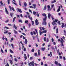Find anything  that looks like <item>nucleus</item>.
<instances>
[{
  "label": "nucleus",
  "instance_id": "nucleus-4",
  "mask_svg": "<svg viewBox=\"0 0 66 66\" xmlns=\"http://www.w3.org/2000/svg\"><path fill=\"white\" fill-rule=\"evenodd\" d=\"M39 28H40V30L39 31V33L40 34V35H42V34H43V31H42H42H42V28H41V27H40Z\"/></svg>",
  "mask_w": 66,
  "mask_h": 66
},
{
  "label": "nucleus",
  "instance_id": "nucleus-47",
  "mask_svg": "<svg viewBox=\"0 0 66 66\" xmlns=\"http://www.w3.org/2000/svg\"><path fill=\"white\" fill-rule=\"evenodd\" d=\"M11 46L13 48H14V45L13 44H11Z\"/></svg>",
  "mask_w": 66,
  "mask_h": 66
},
{
  "label": "nucleus",
  "instance_id": "nucleus-61",
  "mask_svg": "<svg viewBox=\"0 0 66 66\" xmlns=\"http://www.w3.org/2000/svg\"><path fill=\"white\" fill-rule=\"evenodd\" d=\"M41 65H44V63H43V62H41Z\"/></svg>",
  "mask_w": 66,
  "mask_h": 66
},
{
  "label": "nucleus",
  "instance_id": "nucleus-6",
  "mask_svg": "<svg viewBox=\"0 0 66 66\" xmlns=\"http://www.w3.org/2000/svg\"><path fill=\"white\" fill-rule=\"evenodd\" d=\"M24 43H25V44L27 45V43H28V40L27 39H25V42H24Z\"/></svg>",
  "mask_w": 66,
  "mask_h": 66
},
{
  "label": "nucleus",
  "instance_id": "nucleus-26",
  "mask_svg": "<svg viewBox=\"0 0 66 66\" xmlns=\"http://www.w3.org/2000/svg\"><path fill=\"white\" fill-rule=\"evenodd\" d=\"M14 28H15V29L16 30L17 29V27L15 26V25H14Z\"/></svg>",
  "mask_w": 66,
  "mask_h": 66
},
{
  "label": "nucleus",
  "instance_id": "nucleus-2",
  "mask_svg": "<svg viewBox=\"0 0 66 66\" xmlns=\"http://www.w3.org/2000/svg\"><path fill=\"white\" fill-rule=\"evenodd\" d=\"M44 22H43L42 24H44V25H45V26H46V24H47V22H46V19L45 20L43 19Z\"/></svg>",
  "mask_w": 66,
  "mask_h": 66
},
{
  "label": "nucleus",
  "instance_id": "nucleus-12",
  "mask_svg": "<svg viewBox=\"0 0 66 66\" xmlns=\"http://www.w3.org/2000/svg\"><path fill=\"white\" fill-rule=\"evenodd\" d=\"M46 49V48H45V47H42L41 48V50H42V51H45V50Z\"/></svg>",
  "mask_w": 66,
  "mask_h": 66
},
{
  "label": "nucleus",
  "instance_id": "nucleus-20",
  "mask_svg": "<svg viewBox=\"0 0 66 66\" xmlns=\"http://www.w3.org/2000/svg\"><path fill=\"white\" fill-rule=\"evenodd\" d=\"M38 55H40V50H38Z\"/></svg>",
  "mask_w": 66,
  "mask_h": 66
},
{
  "label": "nucleus",
  "instance_id": "nucleus-50",
  "mask_svg": "<svg viewBox=\"0 0 66 66\" xmlns=\"http://www.w3.org/2000/svg\"><path fill=\"white\" fill-rule=\"evenodd\" d=\"M61 46H64V45H63V43H61Z\"/></svg>",
  "mask_w": 66,
  "mask_h": 66
},
{
  "label": "nucleus",
  "instance_id": "nucleus-29",
  "mask_svg": "<svg viewBox=\"0 0 66 66\" xmlns=\"http://www.w3.org/2000/svg\"><path fill=\"white\" fill-rule=\"evenodd\" d=\"M14 61H15V62H18V60L16 58H14Z\"/></svg>",
  "mask_w": 66,
  "mask_h": 66
},
{
  "label": "nucleus",
  "instance_id": "nucleus-22",
  "mask_svg": "<svg viewBox=\"0 0 66 66\" xmlns=\"http://www.w3.org/2000/svg\"><path fill=\"white\" fill-rule=\"evenodd\" d=\"M0 3L2 6H3V3H2V1H0Z\"/></svg>",
  "mask_w": 66,
  "mask_h": 66
},
{
  "label": "nucleus",
  "instance_id": "nucleus-55",
  "mask_svg": "<svg viewBox=\"0 0 66 66\" xmlns=\"http://www.w3.org/2000/svg\"><path fill=\"white\" fill-rule=\"evenodd\" d=\"M23 51H26V48H24V49H23Z\"/></svg>",
  "mask_w": 66,
  "mask_h": 66
},
{
  "label": "nucleus",
  "instance_id": "nucleus-54",
  "mask_svg": "<svg viewBox=\"0 0 66 66\" xmlns=\"http://www.w3.org/2000/svg\"><path fill=\"white\" fill-rule=\"evenodd\" d=\"M46 37H45L44 38V40L45 42H46Z\"/></svg>",
  "mask_w": 66,
  "mask_h": 66
},
{
  "label": "nucleus",
  "instance_id": "nucleus-52",
  "mask_svg": "<svg viewBox=\"0 0 66 66\" xmlns=\"http://www.w3.org/2000/svg\"><path fill=\"white\" fill-rule=\"evenodd\" d=\"M19 4L20 6H21V3H20V1L19 2Z\"/></svg>",
  "mask_w": 66,
  "mask_h": 66
},
{
  "label": "nucleus",
  "instance_id": "nucleus-34",
  "mask_svg": "<svg viewBox=\"0 0 66 66\" xmlns=\"http://www.w3.org/2000/svg\"><path fill=\"white\" fill-rule=\"evenodd\" d=\"M16 19V17H15L13 19V22H14L15 21V20Z\"/></svg>",
  "mask_w": 66,
  "mask_h": 66
},
{
  "label": "nucleus",
  "instance_id": "nucleus-62",
  "mask_svg": "<svg viewBox=\"0 0 66 66\" xmlns=\"http://www.w3.org/2000/svg\"><path fill=\"white\" fill-rule=\"evenodd\" d=\"M9 20H7L6 21H5V22L6 23V22H8L9 21Z\"/></svg>",
  "mask_w": 66,
  "mask_h": 66
},
{
  "label": "nucleus",
  "instance_id": "nucleus-59",
  "mask_svg": "<svg viewBox=\"0 0 66 66\" xmlns=\"http://www.w3.org/2000/svg\"><path fill=\"white\" fill-rule=\"evenodd\" d=\"M58 22L59 24V25H61V23H60V21H58Z\"/></svg>",
  "mask_w": 66,
  "mask_h": 66
},
{
  "label": "nucleus",
  "instance_id": "nucleus-63",
  "mask_svg": "<svg viewBox=\"0 0 66 66\" xmlns=\"http://www.w3.org/2000/svg\"><path fill=\"white\" fill-rule=\"evenodd\" d=\"M32 38L34 40L35 39V37L32 36Z\"/></svg>",
  "mask_w": 66,
  "mask_h": 66
},
{
  "label": "nucleus",
  "instance_id": "nucleus-46",
  "mask_svg": "<svg viewBox=\"0 0 66 66\" xmlns=\"http://www.w3.org/2000/svg\"><path fill=\"white\" fill-rule=\"evenodd\" d=\"M1 51L2 52V53H3V51L2 50V49H1Z\"/></svg>",
  "mask_w": 66,
  "mask_h": 66
},
{
  "label": "nucleus",
  "instance_id": "nucleus-18",
  "mask_svg": "<svg viewBox=\"0 0 66 66\" xmlns=\"http://www.w3.org/2000/svg\"><path fill=\"white\" fill-rule=\"evenodd\" d=\"M61 40H60V42L61 43H62L64 42V40H63V38H61Z\"/></svg>",
  "mask_w": 66,
  "mask_h": 66
},
{
  "label": "nucleus",
  "instance_id": "nucleus-38",
  "mask_svg": "<svg viewBox=\"0 0 66 66\" xmlns=\"http://www.w3.org/2000/svg\"><path fill=\"white\" fill-rule=\"evenodd\" d=\"M53 44L54 45H56V43L55 42H53Z\"/></svg>",
  "mask_w": 66,
  "mask_h": 66
},
{
  "label": "nucleus",
  "instance_id": "nucleus-51",
  "mask_svg": "<svg viewBox=\"0 0 66 66\" xmlns=\"http://www.w3.org/2000/svg\"><path fill=\"white\" fill-rule=\"evenodd\" d=\"M34 64L35 66H37L38 65V64H36V63H35Z\"/></svg>",
  "mask_w": 66,
  "mask_h": 66
},
{
  "label": "nucleus",
  "instance_id": "nucleus-44",
  "mask_svg": "<svg viewBox=\"0 0 66 66\" xmlns=\"http://www.w3.org/2000/svg\"><path fill=\"white\" fill-rule=\"evenodd\" d=\"M33 13L34 15H35V14L36 13V12L34 11L33 12Z\"/></svg>",
  "mask_w": 66,
  "mask_h": 66
},
{
  "label": "nucleus",
  "instance_id": "nucleus-42",
  "mask_svg": "<svg viewBox=\"0 0 66 66\" xmlns=\"http://www.w3.org/2000/svg\"><path fill=\"white\" fill-rule=\"evenodd\" d=\"M19 22H21V23H22V20H19Z\"/></svg>",
  "mask_w": 66,
  "mask_h": 66
},
{
  "label": "nucleus",
  "instance_id": "nucleus-45",
  "mask_svg": "<svg viewBox=\"0 0 66 66\" xmlns=\"http://www.w3.org/2000/svg\"><path fill=\"white\" fill-rule=\"evenodd\" d=\"M11 9L13 11H15V10H14V8H13V7H11Z\"/></svg>",
  "mask_w": 66,
  "mask_h": 66
},
{
  "label": "nucleus",
  "instance_id": "nucleus-25",
  "mask_svg": "<svg viewBox=\"0 0 66 66\" xmlns=\"http://www.w3.org/2000/svg\"><path fill=\"white\" fill-rule=\"evenodd\" d=\"M24 6H27V4L26 3V2H25L24 3Z\"/></svg>",
  "mask_w": 66,
  "mask_h": 66
},
{
  "label": "nucleus",
  "instance_id": "nucleus-64",
  "mask_svg": "<svg viewBox=\"0 0 66 66\" xmlns=\"http://www.w3.org/2000/svg\"><path fill=\"white\" fill-rule=\"evenodd\" d=\"M44 66H48V65H47V64H44Z\"/></svg>",
  "mask_w": 66,
  "mask_h": 66
},
{
  "label": "nucleus",
  "instance_id": "nucleus-13",
  "mask_svg": "<svg viewBox=\"0 0 66 66\" xmlns=\"http://www.w3.org/2000/svg\"><path fill=\"white\" fill-rule=\"evenodd\" d=\"M62 25L61 26V27L62 28H63L64 27H65V26L64 25V23H62Z\"/></svg>",
  "mask_w": 66,
  "mask_h": 66
},
{
  "label": "nucleus",
  "instance_id": "nucleus-28",
  "mask_svg": "<svg viewBox=\"0 0 66 66\" xmlns=\"http://www.w3.org/2000/svg\"><path fill=\"white\" fill-rule=\"evenodd\" d=\"M58 32H59V31H58V29L57 28L56 29V33H58Z\"/></svg>",
  "mask_w": 66,
  "mask_h": 66
},
{
  "label": "nucleus",
  "instance_id": "nucleus-40",
  "mask_svg": "<svg viewBox=\"0 0 66 66\" xmlns=\"http://www.w3.org/2000/svg\"><path fill=\"white\" fill-rule=\"evenodd\" d=\"M46 42H47V43L49 42V39H48V38H47L46 39Z\"/></svg>",
  "mask_w": 66,
  "mask_h": 66
},
{
  "label": "nucleus",
  "instance_id": "nucleus-60",
  "mask_svg": "<svg viewBox=\"0 0 66 66\" xmlns=\"http://www.w3.org/2000/svg\"><path fill=\"white\" fill-rule=\"evenodd\" d=\"M14 33H15V34H17V32L16 31H15Z\"/></svg>",
  "mask_w": 66,
  "mask_h": 66
},
{
  "label": "nucleus",
  "instance_id": "nucleus-21",
  "mask_svg": "<svg viewBox=\"0 0 66 66\" xmlns=\"http://www.w3.org/2000/svg\"><path fill=\"white\" fill-rule=\"evenodd\" d=\"M55 64H56V65H58L59 64V63H58V62L56 61H55Z\"/></svg>",
  "mask_w": 66,
  "mask_h": 66
},
{
  "label": "nucleus",
  "instance_id": "nucleus-7",
  "mask_svg": "<svg viewBox=\"0 0 66 66\" xmlns=\"http://www.w3.org/2000/svg\"><path fill=\"white\" fill-rule=\"evenodd\" d=\"M51 15L50 13H49L48 14V18L49 19H50V17H51Z\"/></svg>",
  "mask_w": 66,
  "mask_h": 66
},
{
  "label": "nucleus",
  "instance_id": "nucleus-8",
  "mask_svg": "<svg viewBox=\"0 0 66 66\" xmlns=\"http://www.w3.org/2000/svg\"><path fill=\"white\" fill-rule=\"evenodd\" d=\"M47 7L48 8V10H47L48 11H50L51 10V9H50V6L49 5H48Z\"/></svg>",
  "mask_w": 66,
  "mask_h": 66
},
{
  "label": "nucleus",
  "instance_id": "nucleus-5",
  "mask_svg": "<svg viewBox=\"0 0 66 66\" xmlns=\"http://www.w3.org/2000/svg\"><path fill=\"white\" fill-rule=\"evenodd\" d=\"M35 23L36 25L37 26L38 24H39V23L38 22V20L37 19H36L35 21Z\"/></svg>",
  "mask_w": 66,
  "mask_h": 66
},
{
  "label": "nucleus",
  "instance_id": "nucleus-33",
  "mask_svg": "<svg viewBox=\"0 0 66 66\" xmlns=\"http://www.w3.org/2000/svg\"><path fill=\"white\" fill-rule=\"evenodd\" d=\"M16 19V17H15L13 19V22H14L15 21V20Z\"/></svg>",
  "mask_w": 66,
  "mask_h": 66
},
{
  "label": "nucleus",
  "instance_id": "nucleus-37",
  "mask_svg": "<svg viewBox=\"0 0 66 66\" xmlns=\"http://www.w3.org/2000/svg\"><path fill=\"white\" fill-rule=\"evenodd\" d=\"M34 55L35 56H37V53H35Z\"/></svg>",
  "mask_w": 66,
  "mask_h": 66
},
{
  "label": "nucleus",
  "instance_id": "nucleus-58",
  "mask_svg": "<svg viewBox=\"0 0 66 66\" xmlns=\"http://www.w3.org/2000/svg\"><path fill=\"white\" fill-rule=\"evenodd\" d=\"M54 6V5H52L51 6V7H52V8Z\"/></svg>",
  "mask_w": 66,
  "mask_h": 66
},
{
  "label": "nucleus",
  "instance_id": "nucleus-19",
  "mask_svg": "<svg viewBox=\"0 0 66 66\" xmlns=\"http://www.w3.org/2000/svg\"><path fill=\"white\" fill-rule=\"evenodd\" d=\"M60 9H61V6H60L59 7L58 9L57 10V11L58 12H60Z\"/></svg>",
  "mask_w": 66,
  "mask_h": 66
},
{
  "label": "nucleus",
  "instance_id": "nucleus-10",
  "mask_svg": "<svg viewBox=\"0 0 66 66\" xmlns=\"http://www.w3.org/2000/svg\"><path fill=\"white\" fill-rule=\"evenodd\" d=\"M28 65L29 66H32V62L30 63H28Z\"/></svg>",
  "mask_w": 66,
  "mask_h": 66
},
{
  "label": "nucleus",
  "instance_id": "nucleus-15",
  "mask_svg": "<svg viewBox=\"0 0 66 66\" xmlns=\"http://www.w3.org/2000/svg\"><path fill=\"white\" fill-rule=\"evenodd\" d=\"M13 0V2H12L13 3V4H15V5H17V4L15 2V0Z\"/></svg>",
  "mask_w": 66,
  "mask_h": 66
},
{
  "label": "nucleus",
  "instance_id": "nucleus-3",
  "mask_svg": "<svg viewBox=\"0 0 66 66\" xmlns=\"http://www.w3.org/2000/svg\"><path fill=\"white\" fill-rule=\"evenodd\" d=\"M42 15L43 16H45V17L43 19H44V20H46V18H47V15L46 14H45V13H43L42 14Z\"/></svg>",
  "mask_w": 66,
  "mask_h": 66
},
{
  "label": "nucleus",
  "instance_id": "nucleus-17",
  "mask_svg": "<svg viewBox=\"0 0 66 66\" xmlns=\"http://www.w3.org/2000/svg\"><path fill=\"white\" fill-rule=\"evenodd\" d=\"M47 9V6L46 5H45L44 6V8L43 9V10L44 11H45Z\"/></svg>",
  "mask_w": 66,
  "mask_h": 66
},
{
  "label": "nucleus",
  "instance_id": "nucleus-32",
  "mask_svg": "<svg viewBox=\"0 0 66 66\" xmlns=\"http://www.w3.org/2000/svg\"><path fill=\"white\" fill-rule=\"evenodd\" d=\"M25 22L26 23H29V21L28 20L25 21Z\"/></svg>",
  "mask_w": 66,
  "mask_h": 66
},
{
  "label": "nucleus",
  "instance_id": "nucleus-16",
  "mask_svg": "<svg viewBox=\"0 0 66 66\" xmlns=\"http://www.w3.org/2000/svg\"><path fill=\"white\" fill-rule=\"evenodd\" d=\"M5 12H6L7 14H9V12H8V11H7V9H6V8H5Z\"/></svg>",
  "mask_w": 66,
  "mask_h": 66
},
{
  "label": "nucleus",
  "instance_id": "nucleus-53",
  "mask_svg": "<svg viewBox=\"0 0 66 66\" xmlns=\"http://www.w3.org/2000/svg\"><path fill=\"white\" fill-rule=\"evenodd\" d=\"M31 22L32 23V25H33V24H34V21H32Z\"/></svg>",
  "mask_w": 66,
  "mask_h": 66
},
{
  "label": "nucleus",
  "instance_id": "nucleus-41",
  "mask_svg": "<svg viewBox=\"0 0 66 66\" xmlns=\"http://www.w3.org/2000/svg\"><path fill=\"white\" fill-rule=\"evenodd\" d=\"M9 7L10 8V10L11 11H12V8H11V6H9Z\"/></svg>",
  "mask_w": 66,
  "mask_h": 66
},
{
  "label": "nucleus",
  "instance_id": "nucleus-56",
  "mask_svg": "<svg viewBox=\"0 0 66 66\" xmlns=\"http://www.w3.org/2000/svg\"><path fill=\"white\" fill-rule=\"evenodd\" d=\"M58 64L59 66H62V64H61L60 63H58Z\"/></svg>",
  "mask_w": 66,
  "mask_h": 66
},
{
  "label": "nucleus",
  "instance_id": "nucleus-27",
  "mask_svg": "<svg viewBox=\"0 0 66 66\" xmlns=\"http://www.w3.org/2000/svg\"><path fill=\"white\" fill-rule=\"evenodd\" d=\"M9 61L10 62V63L11 64H12L13 63V61H12V60H9Z\"/></svg>",
  "mask_w": 66,
  "mask_h": 66
},
{
  "label": "nucleus",
  "instance_id": "nucleus-36",
  "mask_svg": "<svg viewBox=\"0 0 66 66\" xmlns=\"http://www.w3.org/2000/svg\"><path fill=\"white\" fill-rule=\"evenodd\" d=\"M5 66H9V64L8 63H7L6 64Z\"/></svg>",
  "mask_w": 66,
  "mask_h": 66
},
{
  "label": "nucleus",
  "instance_id": "nucleus-57",
  "mask_svg": "<svg viewBox=\"0 0 66 66\" xmlns=\"http://www.w3.org/2000/svg\"><path fill=\"white\" fill-rule=\"evenodd\" d=\"M8 32V31L7 30L6 31V32H4V34H6V33H7Z\"/></svg>",
  "mask_w": 66,
  "mask_h": 66
},
{
  "label": "nucleus",
  "instance_id": "nucleus-31",
  "mask_svg": "<svg viewBox=\"0 0 66 66\" xmlns=\"http://www.w3.org/2000/svg\"><path fill=\"white\" fill-rule=\"evenodd\" d=\"M56 2V1H55V0H54V1H53L52 2V3H54Z\"/></svg>",
  "mask_w": 66,
  "mask_h": 66
},
{
  "label": "nucleus",
  "instance_id": "nucleus-39",
  "mask_svg": "<svg viewBox=\"0 0 66 66\" xmlns=\"http://www.w3.org/2000/svg\"><path fill=\"white\" fill-rule=\"evenodd\" d=\"M31 51L32 52H34V49L33 48L32 49Z\"/></svg>",
  "mask_w": 66,
  "mask_h": 66
},
{
  "label": "nucleus",
  "instance_id": "nucleus-24",
  "mask_svg": "<svg viewBox=\"0 0 66 66\" xmlns=\"http://www.w3.org/2000/svg\"><path fill=\"white\" fill-rule=\"evenodd\" d=\"M10 16H11V17H13V15H14V14L13 13H11L10 14Z\"/></svg>",
  "mask_w": 66,
  "mask_h": 66
},
{
  "label": "nucleus",
  "instance_id": "nucleus-23",
  "mask_svg": "<svg viewBox=\"0 0 66 66\" xmlns=\"http://www.w3.org/2000/svg\"><path fill=\"white\" fill-rule=\"evenodd\" d=\"M47 30H44V31H43V33H46L47 32Z\"/></svg>",
  "mask_w": 66,
  "mask_h": 66
},
{
  "label": "nucleus",
  "instance_id": "nucleus-9",
  "mask_svg": "<svg viewBox=\"0 0 66 66\" xmlns=\"http://www.w3.org/2000/svg\"><path fill=\"white\" fill-rule=\"evenodd\" d=\"M17 10L19 12H20V13H21L22 12L21 11V9H20L19 8H17Z\"/></svg>",
  "mask_w": 66,
  "mask_h": 66
},
{
  "label": "nucleus",
  "instance_id": "nucleus-35",
  "mask_svg": "<svg viewBox=\"0 0 66 66\" xmlns=\"http://www.w3.org/2000/svg\"><path fill=\"white\" fill-rule=\"evenodd\" d=\"M34 61H32V66H34Z\"/></svg>",
  "mask_w": 66,
  "mask_h": 66
},
{
  "label": "nucleus",
  "instance_id": "nucleus-14",
  "mask_svg": "<svg viewBox=\"0 0 66 66\" xmlns=\"http://www.w3.org/2000/svg\"><path fill=\"white\" fill-rule=\"evenodd\" d=\"M26 13L28 15V17L29 19H30V14H29V13L28 12H26Z\"/></svg>",
  "mask_w": 66,
  "mask_h": 66
},
{
  "label": "nucleus",
  "instance_id": "nucleus-11",
  "mask_svg": "<svg viewBox=\"0 0 66 66\" xmlns=\"http://www.w3.org/2000/svg\"><path fill=\"white\" fill-rule=\"evenodd\" d=\"M32 6H34L33 8L35 9H36V4H33L32 5Z\"/></svg>",
  "mask_w": 66,
  "mask_h": 66
},
{
  "label": "nucleus",
  "instance_id": "nucleus-30",
  "mask_svg": "<svg viewBox=\"0 0 66 66\" xmlns=\"http://www.w3.org/2000/svg\"><path fill=\"white\" fill-rule=\"evenodd\" d=\"M10 52L11 53H14V52L13 51H12V50H10Z\"/></svg>",
  "mask_w": 66,
  "mask_h": 66
},
{
  "label": "nucleus",
  "instance_id": "nucleus-1",
  "mask_svg": "<svg viewBox=\"0 0 66 66\" xmlns=\"http://www.w3.org/2000/svg\"><path fill=\"white\" fill-rule=\"evenodd\" d=\"M57 21H59V20L58 19H55V20H54L53 22H52V24L53 25V26H55V25H56V24L55 23V22H57Z\"/></svg>",
  "mask_w": 66,
  "mask_h": 66
},
{
  "label": "nucleus",
  "instance_id": "nucleus-49",
  "mask_svg": "<svg viewBox=\"0 0 66 66\" xmlns=\"http://www.w3.org/2000/svg\"><path fill=\"white\" fill-rule=\"evenodd\" d=\"M7 1L8 3L9 4H10V0H7Z\"/></svg>",
  "mask_w": 66,
  "mask_h": 66
},
{
  "label": "nucleus",
  "instance_id": "nucleus-43",
  "mask_svg": "<svg viewBox=\"0 0 66 66\" xmlns=\"http://www.w3.org/2000/svg\"><path fill=\"white\" fill-rule=\"evenodd\" d=\"M24 58L25 59V60H27V56H24Z\"/></svg>",
  "mask_w": 66,
  "mask_h": 66
},
{
  "label": "nucleus",
  "instance_id": "nucleus-48",
  "mask_svg": "<svg viewBox=\"0 0 66 66\" xmlns=\"http://www.w3.org/2000/svg\"><path fill=\"white\" fill-rule=\"evenodd\" d=\"M29 12H30V13H32V10H29Z\"/></svg>",
  "mask_w": 66,
  "mask_h": 66
}]
</instances>
